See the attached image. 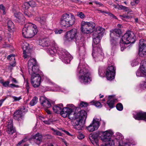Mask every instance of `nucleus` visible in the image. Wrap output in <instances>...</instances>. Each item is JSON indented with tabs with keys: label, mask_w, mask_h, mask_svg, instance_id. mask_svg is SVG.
Returning <instances> with one entry per match:
<instances>
[{
	"label": "nucleus",
	"mask_w": 146,
	"mask_h": 146,
	"mask_svg": "<svg viewBox=\"0 0 146 146\" xmlns=\"http://www.w3.org/2000/svg\"><path fill=\"white\" fill-rule=\"evenodd\" d=\"M68 106L72 108H64L61 113L62 116L64 117L68 116L69 119L74 120L73 126L74 128L77 130H82L87 117L86 111L82 110L78 112H75V108L73 105H69Z\"/></svg>",
	"instance_id": "obj_1"
},
{
	"label": "nucleus",
	"mask_w": 146,
	"mask_h": 146,
	"mask_svg": "<svg viewBox=\"0 0 146 146\" xmlns=\"http://www.w3.org/2000/svg\"><path fill=\"white\" fill-rule=\"evenodd\" d=\"M51 48H49L47 52L50 55L53 56L56 53L62 62L67 64L70 63L72 58L71 55L65 50L59 48L56 44L54 41L52 43Z\"/></svg>",
	"instance_id": "obj_2"
},
{
	"label": "nucleus",
	"mask_w": 146,
	"mask_h": 146,
	"mask_svg": "<svg viewBox=\"0 0 146 146\" xmlns=\"http://www.w3.org/2000/svg\"><path fill=\"white\" fill-rule=\"evenodd\" d=\"M77 30L75 29H73L67 32L65 36V37L68 41H70L74 38H76V42L77 45L79 47V54L80 56H82L83 58L84 56L85 48L84 43L82 42L80 40L77 39L76 36L77 35Z\"/></svg>",
	"instance_id": "obj_3"
},
{
	"label": "nucleus",
	"mask_w": 146,
	"mask_h": 146,
	"mask_svg": "<svg viewBox=\"0 0 146 146\" xmlns=\"http://www.w3.org/2000/svg\"><path fill=\"white\" fill-rule=\"evenodd\" d=\"M78 74V79L82 83L86 84L90 83L92 81L91 74L88 69L85 68L84 65L80 64L77 69Z\"/></svg>",
	"instance_id": "obj_4"
},
{
	"label": "nucleus",
	"mask_w": 146,
	"mask_h": 146,
	"mask_svg": "<svg viewBox=\"0 0 146 146\" xmlns=\"http://www.w3.org/2000/svg\"><path fill=\"white\" fill-rule=\"evenodd\" d=\"M37 29L36 25L31 23L26 24L22 29V34L25 38H31L37 32Z\"/></svg>",
	"instance_id": "obj_5"
},
{
	"label": "nucleus",
	"mask_w": 146,
	"mask_h": 146,
	"mask_svg": "<svg viewBox=\"0 0 146 146\" xmlns=\"http://www.w3.org/2000/svg\"><path fill=\"white\" fill-rule=\"evenodd\" d=\"M135 38V35L132 32L128 31L125 33L122 36L120 42L121 51H123L126 48V45L134 43Z\"/></svg>",
	"instance_id": "obj_6"
},
{
	"label": "nucleus",
	"mask_w": 146,
	"mask_h": 146,
	"mask_svg": "<svg viewBox=\"0 0 146 146\" xmlns=\"http://www.w3.org/2000/svg\"><path fill=\"white\" fill-rule=\"evenodd\" d=\"M75 21V17L72 14L65 13L61 17L60 23L62 27H68L73 25Z\"/></svg>",
	"instance_id": "obj_7"
},
{
	"label": "nucleus",
	"mask_w": 146,
	"mask_h": 146,
	"mask_svg": "<svg viewBox=\"0 0 146 146\" xmlns=\"http://www.w3.org/2000/svg\"><path fill=\"white\" fill-rule=\"evenodd\" d=\"M94 43L92 44V56L95 61H101L104 58V54L102 52L101 46L99 45L97 46Z\"/></svg>",
	"instance_id": "obj_8"
},
{
	"label": "nucleus",
	"mask_w": 146,
	"mask_h": 146,
	"mask_svg": "<svg viewBox=\"0 0 146 146\" xmlns=\"http://www.w3.org/2000/svg\"><path fill=\"white\" fill-rule=\"evenodd\" d=\"M105 31V29L103 28L100 27L96 28V30L93 32V43L97 44L100 42Z\"/></svg>",
	"instance_id": "obj_9"
},
{
	"label": "nucleus",
	"mask_w": 146,
	"mask_h": 146,
	"mask_svg": "<svg viewBox=\"0 0 146 146\" xmlns=\"http://www.w3.org/2000/svg\"><path fill=\"white\" fill-rule=\"evenodd\" d=\"M110 36L111 38L110 41L111 42V44L112 47L111 48V54L113 55L114 51L116 48V42L114 40L115 36L119 37L120 34L121 33V31L119 29H114L110 31Z\"/></svg>",
	"instance_id": "obj_10"
},
{
	"label": "nucleus",
	"mask_w": 146,
	"mask_h": 146,
	"mask_svg": "<svg viewBox=\"0 0 146 146\" xmlns=\"http://www.w3.org/2000/svg\"><path fill=\"white\" fill-rule=\"evenodd\" d=\"M27 110V109L24 107L21 108L14 113V118L19 121V123H22L24 120L25 113Z\"/></svg>",
	"instance_id": "obj_11"
},
{
	"label": "nucleus",
	"mask_w": 146,
	"mask_h": 146,
	"mask_svg": "<svg viewBox=\"0 0 146 146\" xmlns=\"http://www.w3.org/2000/svg\"><path fill=\"white\" fill-rule=\"evenodd\" d=\"M95 26V23L93 22H88L82 21L81 24V30L83 33L88 34L92 31L93 29Z\"/></svg>",
	"instance_id": "obj_12"
},
{
	"label": "nucleus",
	"mask_w": 146,
	"mask_h": 146,
	"mask_svg": "<svg viewBox=\"0 0 146 146\" xmlns=\"http://www.w3.org/2000/svg\"><path fill=\"white\" fill-rule=\"evenodd\" d=\"M31 83L34 88L40 86L41 82V77L39 74L31 75Z\"/></svg>",
	"instance_id": "obj_13"
},
{
	"label": "nucleus",
	"mask_w": 146,
	"mask_h": 146,
	"mask_svg": "<svg viewBox=\"0 0 146 146\" xmlns=\"http://www.w3.org/2000/svg\"><path fill=\"white\" fill-rule=\"evenodd\" d=\"M115 68L113 66H111L108 67L107 69L106 75L108 80H111L113 79L115 76Z\"/></svg>",
	"instance_id": "obj_14"
},
{
	"label": "nucleus",
	"mask_w": 146,
	"mask_h": 146,
	"mask_svg": "<svg viewBox=\"0 0 146 146\" xmlns=\"http://www.w3.org/2000/svg\"><path fill=\"white\" fill-rule=\"evenodd\" d=\"M100 126L99 119L97 118H94L90 125L86 127L87 130L90 132H93L97 130Z\"/></svg>",
	"instance_id": "obj_15"
},
{
	"label": "nucleus",
	"mask_w": 146,
	"mask_h": 146,
	"mask_svg": "<svg viewBox=\"0 0 146 146\" xmlns=\"http://www.w3.org/2000/svg\"><path fill=\"white\" fill-rule=\"evenodd\" d=\"M139 54L141 56L146 55V40L141 39L139 44Z\"/></svg>",
	"instance_id": "obj_16"
},
{
	"label": "nucleus",
	"mask_w": 146,
	"mask_h": 146,
	"mask_svg": "<svg viewBox=\"0 0 146 146\" xmlns=\"http://www.w3.org/2000/svg\"><path fill=\"white\" fill-rule=\"evenodd\" d=\"M113 133L112 131L108 130L102 133V135L100 137L101 139L103 141L107 142L108 141L112 139L111 137L113 134Z\"/></svg>",
	"instance_id": "obj_17"
},
{
	"label": "nucleus",
	"mask_w": 146,
	"mask_h": 146,
	"mask_svg": "<svg viewBox=\"0 0 146 146\" xmlns=\"http://www.w3.org/2000/svg\"><path fill=\"white\" fill-rule=\"evenodd\" d=\"M6 127V131L9 135H12L16 131L15 128L13 126V120L11 119H10L7 122Z\"/></svg>",
	"instance_id": "obj_18"
},
{
	"label": "nucleus",
	"mask_w": 146,
	"mask_h": 146,
	"mask_svg": "<svg viewBox=\"0 0 146 146\" xmlns=\"http://www.w3.org/2000/svg\"><path fill=\"white\" fill-rule=\"evenodd\" d=\"M69 105H73L72 104H67L66 106V107L64 108L63 109V105L62 104H59L57 105L56 106H54L52 108L53 111L56 113H60L61 115V113L62 111L65 108H68V109H71L72 108V107H68V106Z\"/></svg>",
	"instance_id": "obj_19"
},
{
	"label": "nucleus",
	"mask_w": 146,
	"mask_h": 146,
	"mask_svg": "<svg viewBox=\"0 0 146 146\" xmlns=\"http://www.w3.org/2000/svg\"><path fill=\"white\" fill-rule=\"evenodd\" d=\"M40 101L41 106L45 108H49L51 106V104L49 100L43 96L40 97Z\"/></svg>",
	"instance_id": "obj_20"
},
{
	"label": "nucleus",
	"mask_w": 146,
	"mask_h": 146,
	"mask_svg": "<svg viewBox=\"0 0 146 146\" xmlns=\"http://www.w3.org/2000/svg\"><path fill=\"white\" fill-rule=\"evenodd\" d=\"M133 117L136 120H143L146 121V113L142 111L139 112L136 114L134 115Z\"/></svg>",
	"instance_id": "obj_21"
},
{
	"label": "nucleus",
	"mask_w": 146,
	"mask_h": 146,
	"mask_svg": "<svg viewBox=\"0 0 146 146\" xmlns=\"http://www.w3.org/2000/svg\"><path fill=\"white\" fill-rule=\"evenodd\" d=\"M117 101L114 96H109L108 98V100L107 102V104L110 108H113L114 103Z\"/></svg>",
	"instance_id": "obj_22"
},
{
	"label": "nucleus",
	"mask_w": 146,
	"mask_h": 146,
	"mask_svg": "<svg viewBox=\"0 0 146 146\" xmlns=\"http://www.w3.org/2000/svg\"><path fill=\"white\" fill-rule=\"evenodd\" d=\"M28 71L29 73L31 75L35 74L40 73L39 69V67L38 64H36L34 66H32L30 69L29 68Z\"/></svg>",
	"instance_id": "obj_23"
},
{
	"label": "nucleus",
	"mask_w": 146,
	"mask_h": 146,
	"mask_svg": "<svg viewBox=\"0 0 146 146\" xmlns=\"http://www.w3.org/2000/svg\"><path fill=\"white\" fill-rule=\"evenodd\" d=\"M43 136L39 133H37L33 137V139L34 142L37 144L39 145L42 141Z\"/></svg>",
	"instance_id": "obj_24"
},
{
	"label": "nucleus",
	"mask_w": 146,
	"mask_h": 146,
	"mask_svg": "<svg viewBox=\"0 0 146 146\" xmlns=\"http://www.w3.org/2000/svg\"><path fill=\"white\" fill-rule=\"evenodd\" d=\"M99 135V133L96 134H90L89 136V139L92 143L94 144L95 143L97 144L98 142V137Z\"/></svg>",
	"instance_id": "obj_25"
},
{
	"label": "nucleus",
	"mask_w": 146,
	"mask_h": 146,
	"mask_svg": "<svg viewBox=\"0 0 146 146\" xmlns=\"http://www.w3.org/2000/svg\"><path fill=\"white\" fill-rule=\"evenodd\" d=\"M15 17L17 19L19 23H23L25 21V18L23 15L19 12H16L14 13Z\"/></svg>",
	"instance_id": "obj_26"
},
{
	"label": "nucleus",
	"mask_w": 146,
	"mask_h": 146,
	"mask_svg": "<svg viewBox=\"0 0 146 146\" xmlns=\"http://www.w3.org/2000/svg\"><path fill=\"white\" fill-rule=\"evenodd\" d=\"M38 41L39 45L42 46H48L50 44L49 41L46 38H40Z\"/></svg>",
	"instance_id": "obj_27"
},
{
	"label": "nucleus",
	"mask_w": 146,
	"mask_h": 146,
	"mask_svg": "<svg viewBox=\"0 0 146 146\" xmlns=\"http://www.w3.org/2000/svg\"><path fill=\"white\" fill-rule=\"evenodd\" d=\"M28 44L25 43L23 46L22 49L23 50V57L25 58H27L28 56H29V54L28 53L29 51V47L28 46Z\"/></svg>",
	"instance_id": "obj_28"
},
{
	"label": "nucleus",
	"mask_w": 146,
	"mask_h": 146,
	"mask_svg": "<svg viewBox=\"0 0 146 146\" xmlns=\"http://www.w3.org/2000/svg\"><path fill=\"white\" fill-rule=\"evenodd\" d=\"M143 64L140 67V70L141 72L145 76H146V59L141 62Z\"/></svg>",
	"instance_id": "obj_29"
},
{
	"label": "nucleus",
	"mask_w": 146,
	"mask_h": 146,
	"mask_svg": "<svg viewBox=\"0 0 146 146\" xmlns=\"http://www.w3.org/2000/svg\"><path fill=\"white\" fill-rule=\"evenodd\" d=\"M37 62L36 60L34 58H31L29 60L28 63V68H32V66H34L36 64H37Z\"/></svg>",
	"instance_id": "obj_30"
},
{
	"label": "nucleus",
	"mask_w": 146,
	"mask_h": 146,
	"mask_svg": "<svg viewBox=\"0 0 146 146\" xmlns=\"http://www.w3.org/2000/svg\"><path fill=\"white\" fill-rule=\"evenodd\" d=\"M36 21H38L42 25H44L46 23V18L45 17H36L35 18Z\"/></svg>",
	"instance_id": "obj_31"
},
{
	"label": "nucleus",
	"mask_w": 146,
	"mask_h": 146,
	"mask_svg": "<svg viewBox=\"0 0 146 146\" xmlns=\"http://www.w3.org/2000/svg\"><path fill=\"white\" fill-rule=\"evenodd\" d=\"M7 27L9 31L11 32L12 30L14 28V24L11 20H8L7 22Z\"/></svg>",
	"instance_id": "obj_32"
},
{
	"label": "nucleus",
	"mask_w": 146,
	"mask_h": 146,
	"mask_svg": "<svg viewBox=\"0 0 146 146\" xmlns=\"http://www.w3.org/2000/svg\"><path fill=\"white\" fill-rule=\"evenodd\" d=\"M119 8L120 9L123 10L126 12H127L128 14H129V13L132 12V11L128 7L122 5L119 6Z\"/></svg>",
	"instance_id": "obj_33"
},
{
	"label": "nucleus",
	"mask_w": 146,
	"mask_h": 146,
	"mask_svg": "<svg viewBox=\"0 0 146 146\" xmlns=\"http://www.w3.org/2000/svg\"><path fill=\"white\" fill-rule=\"evenodd\" d=\"M38 98L36 96L34 97L30 103V105L33 106L35 105L38 102Z\"/></svg>",
	"instance_id": "obj_34"
},
{
	"label": "nucleus",
	"mask_w": 146,
	"mask_h": 146,
	"mask_svg": "<svg viewBox=\"0 0 146 146\" xmlns=\"http://www.w3.org/2000/svg\"><path fill=\"white\" fill-rule=\"evenodd\" d=\"M115 140H113L112 139L108 141L105 145V146H114V141Z\"/></svg>",
	"instance_id": "obj_35"
},
{
	"label": "nucleus",
	"mask_w": 146,
	"mask_h": 146,
	"mask_svg": "<svg viewBox=\"0 0 146 146\" xmlns=\"http://www.w3.org/2000/svg\"><path fill=\"white\" fill-rule=\"evenodd\" d=\"M53 132L52 134L54 135H57L61 136L62 135V133L60 131L54 129L53 128L51 129Z\"/></svg>",
	"instance_id": "obj_36"
},
{
	"label": "nucleus",
	"mask_w": 146,
	"mask_h": 146,
	"mask_svg": "<svg viewBox=\"0 0 146 146\" xmlns=\"http://www.w3.org/2000/svg\"><path fill=\"white\" fill-rule=\"evenodd\" d=\"M116 135V139L121 140L123 139V137L120 133L118 132H117Z\"/></svg>",
	"instance_id": "obj_37"
},
{
	"label": "nucleus",
	"mask_w": 146,
	"mask_h": 146,
	"mask_svg": "<svg viewBox=\"0 0 146 146\" xmlns=\"http://www.w3.org/2000/svg\"><path fill=\"white\" fill-rule=\"evenodd\" d=\"M117 109L119 111H121L123 109V106L122 104L120 103L117 104L116 106Z\"/></svg>",
	"instance_id": "obj_38"
},
{
	"label": "nucleus",
	"mask_w": 146,
	"mask_h": 146,
	"mask_svg": "<svg viewBox=\"0 0 146 146\" xmlns=\"http://www.w3.org/2000/svg\"><path fill=\"white\" fill-rule=\"evenodd\" d=\"M29 6V3L25 2L22 5V8L23 9L25 10L28 9Z\"/></svg>",
	"instance_id": "obj_39"
},
{
	"label": "nucleus",
	"mask_w": 146,
	"mask_h": 146,
	"mask_svg": "<svg viewBox=\"0 0 146 146\" xmlns=\"http://www.w3.org/2000/svg\"><path fill=\"white\" fill-rule=\"evenodd\" d=\"M93 103L97 107L100 108L102 107V105L99 102L94 101L93 102Z\"/></svg>",
	"instance_id": "obj_40"
},
{
	"label": "nucleus",
	"mask_w": 146,
	"mask_h": 146,
	"mask_svg": "<svg viewBox=\"0 0 146 146\" xmlns=\"http://www.w3.org/2000/svg\"><path fill=\"white\" fill-rule=\"evenodd\" d=\"M9 81L8 80L4 82V81L3 80L1 84H2L3 86H4L6 87H7L9 86Z\"/></svg>",
	"instance_id": "obj_41"
},
{
	"label": "nucleus",
	"mask_w": 146,
	"mask_h": 146,
	"mask_svg": "<svg viewBox=\"0 0 146 146\" xmlns=\"http://www.w3.org/2000/svg\"><path fill=\"white\" fill-rule=\"evenodd\" d=\"M80 106L82 108L86 107L88 106V104L86 102H82L80 104Z\"/></svg>",
	"instance_id": "obj_42"
},
{
	"label": "nucleus",
	"mask_w": 146,
	"mask_h": 146,
	"mask_svg": "<svg viewBox=\"0 0 146 146\" xmlns=\"http://www.w3.org/2000/svg\"><path fill=\"white\" fill-rule=\"evenodd\" d=\"M77 15L81 19H83L85 17V15L82 12H78L77 13Z\"/></svg>",
	"instance_id": "obj_43"
},
{
	"label": "nucleus",
	"mask_w": 146,
	"mask_h": 146,
	"mask_svg": "<svg viewBox=\"0 0 146 146\" xmlns=\"http://www.w3.org/2000/svg\"><path fill=\"white\" fill-rule=\"evenodd\" d=\"M29 6L32 7H34L36 6V3L34 1H31L29 2Z\"/></svg>",
	"instance_id": "obj_44"
},
{
	"label": "nucleus",
	"mask_w": 146,
	"mask_h": 146,
	"mask_svg": "<svg viewBox=\"0 0 146 146\" xmlns=\"http://www.w3.org/2000/svg\"><path fill=\"white\" fill-rule=\"evenodd\" d=\"M85 137V136L82 133H79L77 135V138L80 140L82 139Z\"/></svg>",
	"instance_id": "obj_45"
},
{
	"label": "nucleus",
	"mask_w": 146,
	"mask_h": 146,
	"mask_svg": "<svg viewBox=\"0 0 146 146\" xmlns=\"http://www.w3.org/2000/svg\"><path fill=\"white\" fill-rule=\"evenodd\" d=\"M12 98L13 99V102L19 101L21 99V98L20 96L17 97L15 96H12Z\"/></svg>",
	"instance_id": "obj_46"
},
{
	"label": "nucleus",
	"mask_w": 146,
	"mask_h": 146,
	"mask_svg": "<svg viewBox=\"0 0 146 146\" xmlns=\"http://www.w3.org/2000/svg\"><path fill=\"white\" fill-rule=\"evenodd\" d=\"M7 58L8 60H11V59L13 60H15V56L13 54L8 56Z\"/></svg>",
	"instance_id": "obj_47"
},
{
	"label": "nucleus",
	"mask_w": 146,
	"mask_h": 146,
	"mask_svg": "<svg viewBox=\"0 0 146 146\" xmlns=\"http://www.w3.org/2000/svg\"><path fill=\"white\" fill-rule=\"evenodd\" d=\"M136 75L138 77H141L143 76V75L142 74V73L141 72H140L139 70H138L136 73Z\"/></svg>",
	"instance_id": "obj_48"
},
{
	"label": "nucleus",
	"mask_w": 146,
	"mask_h": 146,
	"mask_svg": "<svg viewBox=\"0 0 146 146\" xmlns=\"http://www.w3.org/2000/svg\"><path fill=\"white\" fill-rule=\"evenodd\" d=\"M0 9L3 11V14H5L6 13L5 11V8L4 6L2 5H0Z\"/></svg>",
	"instance_id": "obj_49"
},
{
	"label": "nucleus",
	"mask_w": 146,
	"mask_h": 146,
	"mask_svg": "<svg viewBox=\"0 0 146 146\" xmlns=\"http://www.w3.org/2000/svg\"><path fill=\"white\" fill-rule=\"evenodd\" d=\"M9 87L12 88H13L14 87L19 88V86L18 85H15L13 84H9Z\"/></svg>",
	"instance_id": "obj_50"
},
{
	"label": "nucleus",
	"mask_w": 146,
	"mask_h": 146,
	"mask_svg": "<svg viewBox=\"0 0 146 146\" xmlns=\"http://www.w3.org/2000/svg\"><path fill=\"white\" fill-rule=\"evenodd\" d=\"M63 31V30L61 29H57L55 31V33L56 34H60Z\"/></svg>",
	"instance_id": "obj_51"
},
{
	"label": "nucleus",
	"mask_w": 146,
	"mask_h": 146,
	"mask_svg": "<svg viewBox=\"0 0 146 146\" xmlns=\"http://www.w3.org/2000/svg\"><path fill=\"white\" fill-rule=\"evenodd\" d=\"M26 139H23L21 141L19 142V143L17 145V146H18L19 145H20L22 143L25 142L26 141Z\"/></svg>",
	"instance_id": "obj_52"
},
{
	"label": "nucleus",
	"mask_w": 146,
	"mask_h": 146,
	"mask_svg": "<svg viewBox=\"0 0 146 146\" xmlns=\"http://www.w3.org/2000/svg\"><path fill=\"white\" fill-rule=\"evenodd\" d=\"M11 80L12 82L13 83L16 84L18 83V81L14 78H12Z\"/></svg>",
	"instance_id": "obj_53"
},
{
	"label": "nucleus",
	"mask_w": 146,
	"mask_h": 146,
	"mask_svg": "<svg viewBox=\"0 0 146 146\" xmlns=\"http://www.w3.org/2000/svg\"><path fill=\"white\" fill-rule=\"evenodd\" d=\"M26 84L25 85H26V86L27 89V91H28V90L29 89V83L27 80H26Z\"/></svg>",
	"instance_id": "obj_54"
},
{
	"label": "nucleus",
	"mask_w": 146,
	"mask_h": 146,
	"mask_svg": "<svg viewBox=\"0 0 146 146\" xmlns=\"http://www.w3.org/2000/svg\"><path fill=\"white\" fill-rule=\"evenodd\" d=\"M121 5H119L118 4H117V5H116L115 4H113L112 5V6L115 9H120L119 8V6Z\"/></svg>",
	"instance_id": "obj_55"
},
{
	"label": "nucleus",
	"mask_w": 146,
	"mask_h": 146,
	"mask_svg": "<svg viewBox=\"0 0 146 146\" xmlns=\"http://www.w3.org/2000/svg\"><path fill=\"white\" fill-rule=\"evenodd\" d=\"M94 3H95L96 4L98 5L99 7L102 6L103 5L102 4L97 1H95L94 2Z\"/></svg>",
	"instance_id": "obj_56"
},
{
	"label": "nucleus",
	"mask_w": 146,
	"mask_h": 146,
	"mask_svg": "<svg viewBox=\"0 0 146 146\" xmlns=\"http://www.w3.org/2000/svg\"><path fill=\"white\" fill-rule=\"evenodd\" d=\"M122 17L124 18H126L127 19H129L132 17L131 16H129L127 15H123Z\"/></svg>",
	"instance_id": "obj_57"
},
{
	"label": "nucleus",
	"mask_w": 146,
	"mask_h": 146,
	"mask_svg": "<svg viewBox=\"0 0 146 146\" xmlns=\"http://www.w3.org/2000/svg\"><path fill=\"white\" fill-rule=\"evenodd\" d=\"M43 122L44 123L48 125L50 124L51 123L49 121L44 120L43 121Z\"/></svg>",
	"instance_id": "obj_58"
},
{
	"label": "nucleus",
	"mask_w": 146,
	"mask_h": 146,
	"mask_svg": "<svg viewBox=\"0 0 146 146\" xmlns=\"http://www.w3.org/2000/svg\"><path fill=\"white\" fill-rule=\"evenodd\" d=\"M10 65L12 66H15V60H14L13 63H12L11 62L10 63Z\"/></svg>",
	"instance_id": "obj_59"
},
{
	"label": "nucleus",
	"mask_w": 146,
	"mask_h": 146,
	"mask_svg": "<svg viewBox=\"0 0 146 146\" xmlns=\"http://www.w3.org/2000/svg\"><path fill=\"white\" fill-rule=\"evenodd\" d=\"M5 100V99H2L0 100V107L1 106L2 103Z\"/></svg>",
	"instance_id": "obj_60"
},
{
	"label": "nucleus",
	"mask_w": 146,
	"mask_h": 146,
	"mask_svg": "<svg viewBox=\"0 0 146 146\" xmlns=\"http://www.w3.org/2000/svg\"><path fill=\"white\" fill-rule=\"evenodd\" d=\"M143 86L145 88H146V80L145 82H143L142 84Z\"/></svg>",
	"instance_id": "obj_61"
},
{
	"label": "nucleus",
	"mask_w": 146,
	"mask_h": 146,
	"mask_svg": "<svg viewBox=\"0 0 146 146\" xmlns=\"http://www.w3.org/2000/svg\"><path fill=\"white\" fill-rule=\"evenodd\" d=\"M10 47V45L7 44H4L3 45V47Z\"/></svg>",
	"instance_id": "obj_62"
},
{
	"label": "nucleus",
	"mask_w": 146,
	"mask_h": 146,
	"mask_svg": "<svg viewBox=\"0 0 146 146\" xmlns=\"http://www.w3.org/2000/svg\"><path fill=\"white\" fill-rule=\"evenodd\" d=\"M63 131L64 132H65L66 134H67L69 135H70V134L68 131H67L65 130H63Z\"/></svg>",
	"instance_id": "obj_63"
},
{
	"label": "nucleus",
	"mask_w": 146,
	"mask_h": 146,
	"mask_svg": "<svg viewBox=\"0 0 146 146\" xmlns=\"http://www.w3.org/2000/svg\"><path fill=\"white\" fill-rule=\"evenodd\" d=\"M46 112L48 114H50L51 113V112L50 111L47 110L46 109Z\"/></svg>",
	"instance_id": "obj_64"
}]
</instances>
